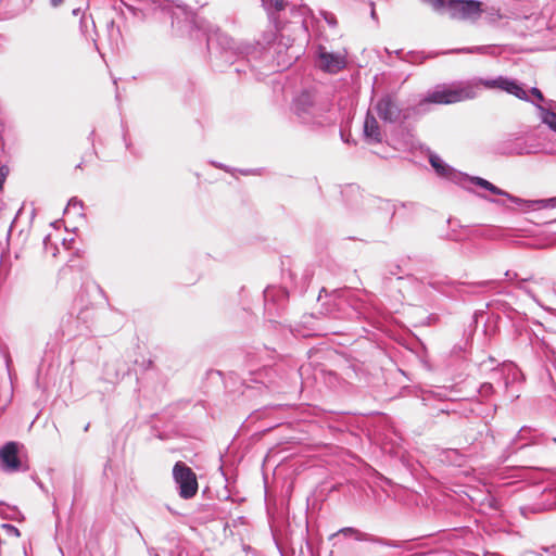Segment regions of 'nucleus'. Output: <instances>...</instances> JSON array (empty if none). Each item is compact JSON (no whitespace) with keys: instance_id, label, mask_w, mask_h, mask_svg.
<instances>
[{"instance_id":"obj_1","label":"nucleus","mask_w":556,"mask_h":556,"mask_svg":"<svg viewBox=\"0 0 556 556\" xmlns=\"http://www.w3.org/2000/svg\"><path fill=\"white\" fill-rule=\"evenodd\" d=\"M207 49L212 58H220L227 63H232L236 55H242L249 63L265 61L270 56L269 48L263 43L237 46L232 38L223 33H214L207 37Z\"/></svg>"},{"instance_id":"obj_2","label":"nucleus","mask_w":556,"mask_h":556,"mask_svg":"<svg viewBox=\"0 0 556 556\" xmlns=\"http://www.w3.org/2000/svg\"><path fill=\"white\" fill-rule=\"evenodd\" d=\"M293 110L304 124L325 126L332 123V119L327 114L329 103L308 91H304L295 98Z\"/></svg>"},{"instance_id":"obj_3","label":"nucleus","mask_w":556,"mask_h":556,"mask_svg":"<svg viewBox=\"0 0 556 556\" xmlns=\"http://www.w3.org/2000/svg\"><path fill=\"white\" fill-rule=\"evenodd\" d=\"M476 90L470 85L442 84L429 90L418 104V111H425L427 104H453L465 100L473 99Z\"/></svg>"},{"instance_id":"obj_4","label":"nucleus","mask_w":556,"mask_h":556,"mask_svg":"<svg viewBox=\"0 0 556 556\" xmlns=\"http://www.w3.org/2000/svg\"><path fill=\"white\" fill-rule=\"evenodd\" d=\"M459 179L457 184L464 187L467 190H471L470 185H475L484 190L490 191L493 194L506 197L509 201L516 204H526L528 207L538 205L539 207H555L556 206V197L543 200H534V201H526L520 198H517L505 190L500 189L489 180L481 177H470L465 174H459Z\"/></svg>"},{"instance_id":"obj_5","label":"nucleus","mask_w":556,"mask_h":556,"mask_svg":"<svg viewBox=\"0 0 556 556\" xmlns=\"http://www.w3.org/2000/svg\"><path fill=\"white\" fill-rule=\"evenodd\" d=\"M482 7L477 0H450L446 12L453 20L476 22L484 12Z\"/></svg>"},{"instance_id":"obj_6","label":"nucleus","mask_w":556,"mask_h":556,"mask_svg":"<svg viewBox=\"0 0 556 556\" xmlns=\"http://www.w3.org/2000/svg\"><path fill=\"white\" fill-rule=\"evenodd\" d=\"M173 478L178 485L179 495L182 498H191L198 492V480L195 473L182 462H177L173 468Z\"/></svg>"},{"instance_id":"obj_7","label":"nucleus","mask_w":556,"mask_h":556,"mask_svg":"<svg viewBox=\"0 0 556 556\" xmlns=\"http://www.w3.org/2000/svg\"><path fill=\"white\" fill-rule=\"evenodd\" d=\"M375 110L386 123L395 124L409 117L408 111L400 108L396 98L392 94L380 98L375 105Z\"/></svg>"},{"instance_id":"obj_8","label":"nucleus","mask_w":556,"mask_h":556,"mask_svg":"<svg viewBox=\"0 0 556 556\" xmlns=\"http://www.w3.org/2000/svg\"><path fill=\"white\" fill-rule=\"evenodd\" d=\"M0 467L4 472L26 471L18 457V445L16 442H8L0 448Z\"/></svg>"},{"instance_id":"obj_9","label":"nucleus","mask_w":556,"mask_h":556,"mask_svg":"<svg viewBox=\"0 0 556 556\" xmlns=\"http://www.w3.org/2000/svg\"><path fill=\"white\" fill-rule=\"evenodd\" d=\"M543 440L544 434L538 429L530 426H523L519 429L507 448L510 453H515L527 446L541 444Z\"/></svg>"},{"instance_id":"obj_10","label":"nucleus","mask_w":556,"mask_h":556,"mask_svg":"<svg viewBox=\"0 0 556 556\" xmlns=\"http://www.w3.org/2000/svg\"><path fill=\"white\" fill-rule=\"evenodd\" d=\"M494 150L502 155H526L532 153V146L521 137H508L498 141Z\"/></svg>"},{"instance_id":"obj_11","label":"nucleus","mask_w":556,"mask_h":556,"mask_svg":"<svg viewBox=\"0 0 556 556\" xmlns=\"http://www.w3.org/2000/svg\"><path fill=\"white\" fill-rule=\"evenodd\" d=\"M482 85L486 88H498L507 93L514 94L518 99L529 101L528 91L516 80L500 76L495 79L482 80Z\"/></svg>"},{"instance_id":"obj_12","label":"nucleus","mask_w":556,"mask_h":556,"mask_svg":"<svg viewBox=\"0 0 556 556\" xmlns=\"http://www.w3.org/2000/svg\"><path fill=\"white\" fill-rule=\"evenodd\" d=\"M319 66L328 73H338L345 66V59L340 53L328 52L325 47H318Z\"/></svg>"},{"instance_id":"obj_13","label":"nucleus","mask_w":556,"mask_h":556,"mask_svg":"<svg viewBox=\"0 0 556 556\" xmlns=\"http://www.w3.org/2000/svg\"><path fill=\"white\" fill-rule=\"evenodd\" d=\"M338 533H341L346 536L348 535L353 536L356 541L370 542L374 544H379V545L389 546V547H400L401 546V544L396 541L387 540V539H383L380 536H376V535L359 531L358 529H355L352 527L342 528L339 530Z\"/></svg>"},{"instance_id":"obj_14","label":"nucleus","mask_w":556,"mask_h":556,"mask_svg":"<svg viewBox=\"0 0 556 556\" xmlns=\"http://www.w3.org/2000/svg\"><path fill=\"white\" fill-rule=\"evenodd\" d=\"M288 292L281 287H268L264 291L265 306L268 311L277 304L278 306L283 305L288 300Z\"/></svg>"},{"instance_id":"obj_15","label":"nucleus","mask_w":556,"mask_h":556,"mask_svg":"<svg viewBox=\"0 0 556 556\" xmlns=\"http://www.w3.org/2000/svg\"><path fill=\"white\" fill-rule=\"evenodd\" d=\"M539 117L542 123L546 124L552 130L556 131V102L548 100L545 104H536Z\"/></svg>"},{"instance_id":"obj_16","label":"nucleus","mask_w":556,"mask_h":556,"mask_svg":"<svg viewBox=\"0 0 556 556\" xmlns=\"http://www.w3.org/2000/svg\"><path fill=\"white\" fill-rule=\"evenodd\" d=\"M364 135L367 140L370 142H381L382 136L380 131V127L376 117L371 114L370 111L367 112L365 122H364Z\"/></svg>"},{"instance_id":"obj_17","label":"nucleus","mask_w":556,"mask_h":556,"mask_svg":"<svg viewBox=\"0 0 556 556\" xmlns=\"http://www.w3.org/2000/svg\"><path fill=\"white\" fill-rule=\"evenodd\" d=\"M431 166L435 169V172L443 177H447L457 184L459 179V174L454 172L448 165H446L438 155L431 154L429 157Z\"/></svg>"},{"instance_id":"obj_18","label":"nucleus","mask_w":556,"mask_h":556,"mask_svg":"<svg viewBox=\"0 0 556 556\" xmlns=\"http://www.w3.org/2000/svg\"><path fill=\"white\" fill-rule=\"evenodd\" d=\"M534 283L541 289L542 293H544L545 295L555 293L554 283L552 282V280L547 278H540L535 280Z\"/></svg>"},{"instance_id":"obj_19","label":"nucleus","mask_w":556,"mask_h":556,"mask_svg":"<svg viewBox=\"0 0 556 556\" xmlns=\"http://www.w3.org/2000/svg\"><path fill=\"white\" fill-rule=\"evenodd\" d=\"M262 2L267 11L274 10L275 12H280L285 9L283 0H262Z\"/></svg>"},{"instance_id":"obj_20","label":"nucleus","mask_w":556,"mask_h":556,"mask_svg":"<svg viewBox=\"0 0 556 556\" xmlns=\"http://www.w3.org/2000/svg\"><path fill=\"white\" fill-rule=\"evenodd\" d=\"M532 345L538 354H540L541 356L548 357L549 348L544 340H540L536 338V340L532 342Z\"/></svg>"},{"instance_id":"obj_21","label":"nucleus","mask_w":556,"mask_h":556,"mask_svg":"<svg viewBox=\"0 0 556 556\" xmlns=\"http://www.w3.org/2000/svg\"><path fill=\"white\" fill-rule=\"evenodd\" d=\"M429 4L434 11L443 12L447 11V3L450 0H422Z\"/></svg>"},{"instance_id":"obj_22","label":"nucleus","mask_w":556,"mask_h":556,"mask_svg":"<svg viewBox=\"0 0 556 556\" xmlns=\"http://www.w3.org/2000/svg\"><path fill=\"white\" fill-rule=\"evenodd\" d=\"M531 94L532 97H534L535 100H530L535 106L536 104H545V102H548V100H546L543 96V93L541 92V90H539L538 88L533 87L530 89V91L528 92V94Z\"/></svg>"},{"instance_id":"obj_23","label":"nucleus","mask_w":556,"mask_h":556,"mask_svg":"<svg viewBox=\"0 0 556 556\" xmlns=\"http://www.w3.org/2000/svg\"><path fill=\"white\" fill-rule=\"evenodd\" d=\"M462 283H456V282H453V281H434V282H430V286L433 288V289H437L439 290L440 292H447L446 291V288L447 287H456V286H460Z\"/></svg>"},{"instance_id":"obj_24","label":"nucleus","mask_w":556,"mask_h":556,"mask_svg":"<svg viewBox=\"0 0 556 556\" xmlns=\"http://www.w3.org/2000/svg\"><path fill=\"white\" fill-rule=\"evenodd\" d=\"M71 210L81 211L83 210V201L78 200L77 198H72L67 203L65 213H68ZM78 213L81 214L80 212H78Z\"/></svg>"},{"instance_id":"obj_25","label":"nucleus","mask_w":556,"mask_h":556,"mask_svg":"<svg viewBox=\"0 0 556 556\" xmlns=\"http://www.w3.org/2000/svg\"><path fill=\"white\" fill-rule=\"evenodd\" d=\"M493 392H494V388H493V384L490 382L482 383L479 389V393L482 397H489L490 395L493 394Z\"/></svg>"},{"instance_id":"obj_26","label":"nucleus","mask_w":556,"mask_h":556,"mask_svg":"<svg viewBox=\"0 0 556 556\" xmlns=\"http://www.w3.org/2000/svg\"><path fill=\"white\" fill-rule=\"evenodd\" d=\"M277 26H275V30L270 29L265 33L263 36V42L269 45L276 38Z\"/></svg>"},{"instance_id":"obj_27","label":"nucleus","mask_w":556,"mask_h":556,"mask_svg":"<svg viewBox=\"0 0 556 556\" xmlns=\"http://www.w3.org/2000/svg\"><path fill=\"white\" fill-rule=\"evenodd\" d=\"M542 551L552 556H556V544L551 545V546H544V547H542Z\"/></svg>"},{"instance_id":"obj_28","label":"nucleus","mask_w":556,"mask_h":556,"mask_svg":"<svg viewBox=\"0 0 556 556\" xmlns=\"http://www.w3.org/2000/svg\"><path fill=\"white\" fill-rule=\"evenodd\" d=\"M485 49H488V47H477V48H473V49H462V50H457V52H468V53H472V52H475V51L482 52V51H484Z\"/></svg>"},{"instance_id":"obj_29","label":"nucleus","mask_w":556,"mask_h":556,"mask_svg":"<svg viewBox=\"0 0 556 556\" xmlns=\"http://www.w3.org/2000/svg\"><path fill=\"white\" fill-rule=\"evenodd\" d=\"M529 279H521L519 282H518V288L521 289V290H525L527 293L529 294H532V290L526 288L525 286V282L528 281Z\"/></svg>"},{"instance_id":"obj_30","label":"nucleus","mask_w":556,"mask_h":556,"mask_svg":"<svg viewBox=\"0 0 556 556\" xmlns=\"http://www.w3.org/2000/svg\"><path fill=\"white\" fill-rule=\"evenodd\" d=\"M3 527L5 529H8V531H10L11 533H14L15 535H20L18 530L14 526H12V525H3Z\"/></svg>"},{"instance_id":"obj_31","label":"nucleus","mask_w":556,"mask_h":556,"mask_svg":"<svg viewBox=\"0 0 556 556\" xmlns=\"http://www.w3.org/2000/svg\"><path fill=\"white\" fill-rule=\"evenodd\" d=\"M127 9L132 12L134 15H137V12H141V8H135L134 5H127Z\"/></svg>"},{"instance_id":"obj_32","label":"nucleus","mask_w":556,"mask_h":556,"mask_svg":"<svg viewBox=\"0 0 556 556\" xmlns=\"http://www.w3.org/2000/svg\"><path fill=\"white\" fill-rule=\"evenodd\" d=\"M490 283H492V281H480V282L471 283V286H473V287H486Z\"/></svg>"},{"instance_id":"obj_33","label":"nucleus","mask_w":556,"mask_h":556,"mask_svg":"<svg viewBox=\"0 0 556 556\" xmlns=\"http://www.w3.org/2000/svg\"><path fill=\"white\" fill-rule=\"evenodd\" d=\"M326 21L331 26H336L337 25V21H336V18L333 16H330V17L326 16Z\"/></svg>"},{"instance_id":"obj_34","label":"nucleus","mask_w":556,"mask_h":556,"mask_svg":"<svg viewBox=\"0 0 556 556\" xmlns=\"http://www.w3.org/2000/svg\"><path fill=\"white\" fill-rule=\"evenodd\" d=\"M490 15H491L493 18H498V17H501L500 11H498V10H494V9H492V11L490 12Z\"/></svg>"},{"instance_id":"obj_35","label":"nucleus","mask_w":556,"mask_h":556,"mask_svg":"<svg viewBox=\"0 0 556 556\" xmlns=\"http://www.w3.org/2000/svg\"><path fill=\"white\" fill-rule=\"evenodd\" d=\"M505 277L508 278V279H515L517 277V274L516 273H511L509 270H507L505 273Z\"/></svg>"},{"instance_id":"obj_36","label":"nucleus","mask_w":556,"mask_h":556,"mask_svg":"<svg viewBox=\"0 0 556 556\" xmlns=\"http://www.w3.org/2000/svg\"><path fill=\"white\" fill-rule=\"evenodd\" d=\"M52 7L56 8L63 3V0H50Z\"/></svg>"},{"instance_id":"obj_37","label":"nucleus","mask_w":556,"mask_h":556,"mask_svg":"<svg viewBox=\"0 0 556 556\" xmlns=\"http://www.w3.org/2000/svg\"><path fill=\"white\" fill-rule=\"evenodd\" d=\"M400 269V267L397 265L394 266V269H390V274L391 275H395L397 273V270Z\"/></svg>"},{"instance_id":"obj_38","label":"nucleus","mask_w":556,"mask_h":556,"mask_svg":"<svg viewBox=\"0 0 556 556\" xmlns=\"http://www.w3.org/2000/svg\"><path fill=\"white\" fill-rule=\"evenodd\" d=\"M269 20H275L271 12H269Z\"/></svg>"},{"instance_id":"obj_39","label":"nucleus","mask_w":556,"mask_h":556,"mask_svg":"<svg viewBox=\"0 0 556 556\" xmlns=\"http://www.w3.org/2000/svg\"><path fill=\"white\" fill-rule=\"evenodd\" d=\"M371 16L375 17L376 16V12L375 10L371 11Z\"/></svg>"}]
</instances>
